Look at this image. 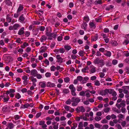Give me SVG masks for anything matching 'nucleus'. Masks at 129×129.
Returning a JSON list of instances; mask_svg holds the SVG:
<instances>
[{"instance_id":"1a4fd4ad","label":"nucleus","mask_w":129,"mask_h":129,"mask_svg":"<svg viewBox=\"0 0 129 129\" xmlns=\"http://www.w3.org/2000/svg\"><path fill=\"white\" fill-rule=\"evenodd\" d=\"M39 84L41 88H44L46 86V82L44 81L40 82Z\"/></svg>"},{"instance_id":"4d7b16f0","label":"nucleus","mask_w":129,"mask_h":129,"mask_svg":"<svg viewBox=\"0 0 129 129\" xmlns=\"http://www.w3.org/2000/svg\"><path fill=\"white\" fill-rule=\"evenodd\" d=\"M3 99L4 100V102H7L8 101L9 99V98L8 96L7 97H4Z\"/></svg>"},{"instance_id":"6ab92c4d","label":"nucleus","mask_w":129,"mask_h":129,"mask_svg":"<svg viewBox=\"0 0 129 129\" xmlns=\"http://www.w3.org/2000/svg\"><path fill=\"white\" fill-rule=\"evenodd\" d=\"M89 78L87 77H85L84 78H83V80L81 83L82 84H84L87 81L89 80Z\"/></svg>"},{"instance_id":"f03ea898","label":"nucleus","mask_w":129,"mask_h":129,"mask_svg":"<svg viewBox=\"0 0 129 129\" xmlns=\"http://www.w3.org/2000/svg\"><path fill=\"white\" fill-rule=\"evenodd\" d=\"M72 101L73 102L72 105L74 106H75L77 105L78 103L79 102L81 99L80 98L78 97H72L71 99Z\"/></svg>"},{"instance_id":"c9c22d12","label":"nucleus","mask_w":129,"mask_h":129,"mask_svg":"<svg viewBox=\"0 0 129 129\" xmlns=\"http://www.w3.org/2000/svg\"><path fill=\"white\" fill-rule=\"evenodd\" d=\"M89 68L88 66H86L85 68L82 69L81 70V71L83 73H85L86 72V71L87 70H88Z\"/></svg>"},{"instance_id":"a878e982","label":"nucleus","mask_w":129,"mask_h":129,"mask_svg":"<svg viewBox=\"0 0 129 129\" xmlns=\"http://www.w3.org/2000/svg\"><path fill=\"white\" fill-rule=\"evenodd\" d=\"M6 19L7 21L9 23H10L11 22L12 19L10 17V15H8L6 17Z\"/></svg>"},{"instance_id":"a211bd4d","label":"nucleus","mask_w":129,"mask_h":129,"mask_svg":"<svg viewBox=\"0 0 129 129\" xmlns=\"http://www.w3.org/2000/svg\"><path fill=\"white\" fill-rule=\"evenodd\" d=\"M20 27V25L18 24H15L13 25L14 30H17L19 27Z\"/></svg>"},{"instance_id":"338daca9","label":"nucleus","mask_w":129,"mask_h":129,"mask_svg":"<svg viewBox=\"0 0 129 129\" xmlns=\"http://www.w3.org/2000/svg\"><path fill=\"white\" fill-rule=\"evenodd\" d=\"M39 28L41 31H43L45 29V27L43 26H41Z\"/></svg>"},{"instance_id":"0e129e2a","label":"nucleus","mask_w":129,"mask_h":129,"mask_svg":"<svg viewBox=\"0 0 129 129\" xmlns=\"http://www.w3.org/2000/svg\"><path fill=\"white\" fill-rule=\"evenodd\" d=\"M51 74L49 72H47L45 74V76L47 77H50L51 76Z\"/></svg>"},{"instance_id":"473e14b6","label":"nucleus","mask_w":129,"mask_h":129,"mask_svg":"<svg viewBox=\"0 0 129 129\" xmlns=\"http://www.w3.org/2000/svg\"><path fill=\"white\" fill-rule=\"evenodd\" d=\"M72 125L73 126L71 127V129H75V128L77 127V123H73Z\"/></svg>"},{"instance_id":"79ce46f5","label":"nucleus","mask_w":129,"mask_h":129,"mask_svg":"<svg viewBox=\"0 0 129 129\" xmlns=\"http://www.w3.org/2000/svg\"><path fill=\"white\" fill-rule=\"evenodd\" d=\"M82 89V87L81 86L77 87V90L78 91H81Z\"/></svg>"},{"instance_id":"09e8293b","label":"nucleus","mask_w":129,"mask_h":129,"mask_svg":"<svg viewBox=\"0 0 129 129\" xmlns=\"http://www.w3.org/2000/svg\"><path fill=\"white\" fill-rule=\"evenodd\" d=\"M107 94L109 93L110 94H111L112 93L113 90L112 89H106Z\"/></svg>"},{"instance_id":"39448f33","label":"nucleus","mask_w":129,"mask_h":129,"mask_svg":"<svg viewBox=\"0 0 129 129\" xmlns=\"http://www.w3.org/2000/svg\"><path fill=\"white\" fill-rule=\"evenodd\" d=\"M90 73H93L96 72V68L92 65H90L89 66Z\"/></svg>"},{"instance_id":"603ef678","label":"nucleus","mask_w":129,"mask_h":129,"mask_svg":"<svg viewBox=\"0 0 129 129\" xmlns=\"http://www.w3.org/2000/svg\"><path fill=\"white\" fill-rule=\"evenodd\" d=\"M117 117L121 119H123L124 118V115L121 114H119L118 115Z\"/></svg>"},{"instance_id":"7c9ffc66","label":"nucleus","mask_w":129,"mask_h":129,"mask_svg":"<svg viewBox=\"0 0 129 129\" xmlns=\"http://www.w3.org/2000/svg\"><path fill=\"white\" fill-rule=\"evenodd\" d=\"M15 90L14 89H10L9 91H6L7 93H13L15 92Z\"/></svg>"},{"instance_id":"20e7f679","label":"nucleus","mask_w":129,"mask_h":129,"mask_svg":"<svg viewBox=\"0 0 129 129\" xmlns=\"http://www.w3.org/2000/svg\"><path fill=\"white\" fill-rule=\"evenodd\" d=\"M22 79L23 80L24 84L25 85H27L28 83V77L26 75H24L22 77Z\"/></svg>"},{"instance_id":"774afa93","label":"nucleus","mask_w":129,"mask_h":129,"mask_svg":"<svg viewBox=\"0 0 129 129\" xmlns=\"http://www.w3.org/2000/svg\"><path fill=\"white\" fill-rule=\"evenodd\" d=\"M21 91L23 93H24L27 91V90L26 88H24L22 89Z\"/></svg>"},{"instance_id":"680f3d73","label":"nucleus","mask_w":129,"mask_h":129,"mask_svg":"<svg viewBox=\"0 0 129 129\" xmlns=\"http://www.w3.org/2000/svg\"><path fill=\"white\" fill-rule=\"evenodd\" d=\"M53 24H55V26L56 27H57L60 25V23L59 22H57L56 23L54 24V22H53Z\"/></svg>"},{"instance_id":"f8f14e48","label":"nucleus","mask_w":129,"mask_h":129,"mask_svg":"<svg viewBox=\"0 0 129 129\" xmlns=\"http://www.w3.org/2000/svg\"><path fill=\"white\" fill-rule=\"evenodd\" d=\"M127 122L125 121H122L121 123V126L123 127H127L129 126V124L127 123Z\"/></svg>"},{"instance_id":"69168bd1","label":"nucleus","mask_w":129,"mask_h":129,"mask_svg":"<svg viewBox=\"0 0 129 129\" xmlns=\"http://www.w3.org/2000/svg\"><path fill=\"white\" fill-rule=\"evenodd\" d=\"M120 106L121 107H124L125 106V105L124 102H121L120 104Z\"/></svg>"},{"instance_id":"c756f323","label":"nucleus","mask_w":129,"mask_h":129,"mask_svg":"<svg viewBox=\"0 0 129 129\" xmlns=\"http://www.w3.org/2000/svg\"><path fill=\"white\" fill-rule=\"evenodd\" d=\"M104 55L108 57H110L111 55V53L110 51H107L106 53L104 54Z\"/></svg>"},{"instance_id":"de8ad7c7","label":"nucleus","mask_w":129,"mask_h":129,"mask_svg":"<svg viewBox=\"0 0 129 129\" xmlns=\"http://www.w3.org/2000/svg\"><path fill=\"white\" fill-rule=\"evenodd\" d=\"M69 90L67 89H64L63 90V92L64 93L66 94L69 93Z\"/></svg>"},{"instance_id":"b1692460","label":"nucleus","mask_w":129,"mask_h":129,"mask_svg":"<svg viewBox=\"0 0 129 129\" xmlns=\"http://www.w3.org/2000/svg\"><path fill=\"white\" fill-rule=\"evenodd\" d=\"M114 7V6L112 5H111L109 6H108L107 7L106 9V10L110 11L112 10V9Z\"/></svg>"},{"instance_id":"9b49d317","label":"nucleus","mask_w":129,"mask_h":129,"mask_svg":"<svg viewBox=\"0 0 129 129\" xmlns=\"http://www.w3.org/2000/svg\"><path fill=\"white\" fill-rule=\"evenodd\" d=\"M24 27H22L19 30L18 33V34L19 35H22L24 33Z\"/></svg>"},{"instance_id":"ddd939ff","label":"nucleus","mask_w":129,"mask_h":129,"mask_svg":"<svg viewBox=\"0 0 129 129\" xmlns=\"http://www.w3.org/2000/svg\"><path fill=\"white\" fill-rule=\"evenodd\" d=\"M47 48L46 46L41 47L40 50V52L41 53H43L46 51Z\"/></svg>"},{"instance_id":"72a5a7b5","label":"nucleus","mask_w":129,"mask_h":129,"mask_svg":"<svg viewBox=\"0 0 129 129\" xmlns=\"http://www.w3.org/2000/svg\"><path fill=\"white\" fill-rule=\"evenodd\" d=\"M129 43V41L128 40L126 39L123 42V44L124 45H126Z\"/></svg>"},{"instance_id":"9d476101","label":"nucleus","mask_w":129,"mask_h":129,"mask_svg":"<svg viewBox=\"0 0 129 129\" xmlns=\"http://www.w3.org/2000/svg\"><path fill=\"white\" fill-rule=\"evenodd\" d=\"M38 73L37 71L35 69L32 70L31 71V75L34 77H36Z\"/></svg>"},{"instance_id":"e2e57ef3","label":"nucleus","mask_w":129,"mask_h":129,"mask_svg":"<svg viewBox=\"0 0 129 129\" xmlns=\"http://www.w3.org/2000/svg\"><path fill=\"white\" fill-rule=\"evenodd\" d=\"M118 62V61L115 59L113 60L112 61V63L113 64L115 65H116Z\"/></svg>"},{"instance_id":"4468645a","label":"nucleus","mask_w":129,"mask_h":129,"mask_svg":"<svg viewBox=\"0 0 129 129\" xmlns=\"http://www.w3.org/2000/svg\"><path fill=\"white\" fill-rule=\"evenodd\" d=\"M4 3L8 6H11L12 4V3L10 0H6L4 1Z\"/></svg>"},{"instance_id":"49530a36","label":"nucleus","mask_w":129,"mask_h":129,"mask_svg":"<svg viewBox=\"0 0 129 129\" xmlns=\"http://www.w3.org/2000/svg\"><path fill=\"white\" fill-rule=\"evenodd\" d=\"M24 34L25 37H28L30 35V32L28 31H26Z\"/></svg>"},{"instance_id":"052dcab7","label":"nucleus","mask_w":129,"mask_h":129,"mask_svg":"<svg viewBox=\"0 0 129 129\" xmlns=\"http://www.w3.org/2000/svg\"><path fill=\"white\" fill-rule=\"evenodd\" d=\"M111 43L112 45L114 46H116L117 45V42L115 41H112Z\"/></svg>"},{"instance_id":"ea45409f","label":"nucleus","mask_w":129,"mask_h":129,"mask_svg":"<svg viewBox=\"0 0 129 129\" xmlns=\"http://www.w3.org/2000/svg\"><path fill=\"white\" fill-rule=\"evenodd\" d=\"M21 97V96L20 94L17 93H16V94L15 96V98L17 99H19Z\"/></svg>"},{"instance_id":"6e6552de","label":"nucleus","mask_w":129,"mask_h":129,"mask_svg":"<svg viewBox=\"0 0 129 129\" xmlns=\"http://www.w3.org/2000/svg\"><path fill=\"white\" fill-rule=\"evenodd\" d=\"M31 79L33 85L36 86V83L37 82V79L36 78H34L33 77H31Z\"/></svg>"},{"instance_id":"864d4df0","label":"nucleus","mask_w":129,"mask_h":129,"mask_svg":"<svg viewBox=\"0 0 129 129\" xmlns=\"http://www.w3.org/2000/svg\"><path fill=\"white\" fill-rule=\"evenodd\" d=\"M56 69V67L55 66H52L50 68L51 70V71H54Z\"/></svg>"},{"instance_id":"423d86ee","label":"nucleus","mask_w":129,"mask_h":129,"mask_svg":"<svg viewBox=\"0 0 129 129\" xmlns=\"http://www.w3.org/2000/svg\"><path fill=\"white\" fill-rule=\"evenodd\" d=\"M56 58L57 59V62L60 63H61L63 62V59L61 57L59 54L57 55L56 56Z\"/></svg>"},{"instance_id":"4be33fe9","label":"nucleus","mask_w":129,"mask_h":129,"mask_svg":"<svg viewBox=\"0 0 129 129\" xmlns=\"http://www.w3.org/2000/svg\"><path fill=\"white\" fill-rule=\"evenodd\" d=\"M100 94L102 95H105L107 94V93L106 89L101 92Z\"/></svg>"},{"instance_id":"c03bdc74","label":"nucleus","mask_w":129,"mask_h":129,"mask_svg":"<svg viewBox=\"0 0 129 129\" xmlns=\"http://www.w3.org/2000/svg\"><path fill=\"white\" fill-rule=\"evenodd\" d=\"M106 65L107 66H111L112 65V63L110 61H108L106 62Z\"/></svg>"},{"instance_id":"a19ab883","label":"nucleus","mask_w":129,"mask_h":129,"mask_svg":"<svg viewBox=\"0 0 129 129\" xmlns=\"http://www.w3.org/2000/svg\"><path fill=\"white\" fill-rule=\"evenodd\" d=\"M110 110V108L109 107H107L104 109V111L105 113L109 112Z\"/></svg>"},{"instance_id":"dca6fc26","label":"nucleus","mask_w":129,"mask_h":129,"mask_svg":"<svg viewBox=\"0 0 129 129\" xmlns=\"http://www.w3.org/2000/svg\"><path fill=\"white\" fill-rule=\"evenodd\" d=\"M23 8L24 7L23 5L20 4L19 5V6L18 8V9L17 10V13H19V12L21 11L22 10H23Z\"/></svg>"},{"instance_id":"7ed1b4c3","label":"nucleus","mask_w":129,"mask_h":129,"mask_svg":"<svg viewBox=\"0 0 129 129\" xmlns=\"http://www.w3.org/2000/svg\"><path fill=\"white\" fill-rule=\"evenodd\" d=\"M76 111L77 113H79L81 112H84L85 111V109L83 106H79L76 109Z\"/></svg>"},{"instance_id":"aec40b11","label":"nucleus","mask_w":129,"mask_h":129,"mask_svg":"<svg viewBox=\"0 0 129 129\" xmlns=\"http://www.w3.org/2000/svg\"><path fill=\"white\" fill-rule=\"evenodd\" d=\"M69 88L71 90V91H76V88L73 84L70 85Z\"/></svg>"},{"instance_id":"4c0bfd02","label":"nucleus","mask_w":129,"mask_h":129,"mask_svg":"<svg viewBox=\"0 0 129 129\" xmlns=\"http://www.w3.org/2000/svg\"><path fill=\"white\" fill-rule=\"evenodd\" d=\"M37 78L38 79H41L42 78V75L38 73L36 76Z\"/></svg>"},{"instance_id":"412c9836","label":"nucleus","mask_w":129,"mask_h":129,"mask_svg":"<svg viewBox=\"0 0 129 129\" xmlns=\"http://www.w3.org/2000/svg\"><path fill=\"white\" fill-rule=\"evenodd\" d=\"M87 26V24L85 22H83L82 24L81 27L82 29H84V30H86V27Z\"/></svg>"},{"instance_id":"2eb2a0df","label":"nucleus","mask_w":129,"mask_h":129,"mask_svg":"<svg viewBox=\"0 0 129 129\" xmlns=\"http://www.w3.org/2000/svg\"><path fill=\"white\" fill-rule=\"evenodd\" d=\"M47 38V37L45 35H43L40 38V40L41 42H42L46 41Z\"/></svg>"},{"instance_id":"5701e85b","label":"nucleus","mask_w":129,"mask_h":129,"mask_svg":"<svg viewBox=\"0 0 129 129\" xmlns=\"http://www.w3.org/2000/svg\"><path fill=\"white\" fill-rule=\"evenodd\" d=\"M25 20V18L23 17V14H22L20 17L19 18V20L20 21V22H23Z\"/></svg>"},{"instance_id":"f257e3e1","label":"nucleus","mask_w":129,"mask_h":129,"mask_svg":"<svg viewBox=\"0 0 129 129\" xmlns=\"http://www.w3.org/2000/svg\"><path fill=\"white\" fill-rule=\"evenodd\" d=\"M93 63L95 64H99L100 67H102L105 64L104 60L100 59L99 58H96L93 61Z\"/></svg>"},{"instance_id":"e433bc0d","label":"nucleus","mask_w":129,"mask_h":129,"mask_svg":"<svg viewBox=\"0 0 129 129\" xmlns=\"http://www.w3.org/2000/svg\"><path fill=\"white\" fill-rule=\"evenodd\" d=\"M70 81V79L68 77H67L64 78V82L66 83Z\"/></svg>"},{"instance_id":"8fccbe9b","label":"nucleus","mask_w":129,"mask_h":129,"mask_svg":"<svg viewBox=\"0 0 129 129\" xmlns=\"http://www.w3.org/2000/svg\"><path fill=\"white\" fill-rule=\"evenodd\" d=\"M2 110L4 112H6L8 111V108L6 106L3 107L2 109Z\"/></svg>"},{"instance_id":"13d9d810","label":"nucleus","mask_w":129,"mask_h":129,"mask_svg":"<svg viewBox=\"0 0 129 129\" xmlns=\"http://www.w3.org/2000/svg\"><path fill=\"white\" fill-rule=\"evenodd\" d=\"M79 95L81 96H85V92L83 91H82L79 93Z\"/></svg>"},{"instance_id":"cd10ccee","label":"nucleus","mask_w":129,"mask_h":129,"mask_svg":"<svg viewBox=\"0 0 129 129\" xmlns=\"http://www.w3.org/2000/svg\"><path fill=\"white\" fill-rule=\"evenodd\" d=\"M28 45V43L25 42L23 43L22 45L21 46V47L22 48H24L26 47Z\"/></svg>"},{"instance_id":"bb28decb","label":"nucleus","mask_w":129,"mask_h":129,"mask_svg":"<svg viewBox=\"0 0 129 129\" xmlns=\"http://www.w3.org/2000/svg\"><path fill=\"white\" fill-rule=\"evenodd\" d=\"M85 53L84 51L81 50H80L78 53L81 56H83L84 55V54Z\"/></svg>"},{"instance_id":"37998d69","label":"nucleus","mask_w":129,"mask_h":129,"mask_svg":"<svg viewBox=\"0 0 129 129\" xmlns=\"http://www.w3.org/2000/svg\"><path fill=\"white\" fill-rule=\"evenodd\" d=\"M77 79L78 80L81 82L83 80V77L81 76H79L77 77Z\"/></svg>"},{"instance_id":"f3484780","label":"nucleus","mask_w":129,"mask_h":129,"mask_svg":"<svg viewBox=\"0 0 129 129\" xmlns=\"http://www.w3.org/2000/svg\"><path fill=\"white\" fill-rule=\"evenodd\" d=\"M14 127V124L12 123H10L8 124V127L6 129H12Z\"/></svg>"},{"instance_id":"0eeeda50","label":"nucleus","mask_w":129,"mask_h":129,"mask_svg":"<svg viewBox=\"0 0 129 129\" xmlns=\"http://www.w3.org/2000/svg\"><path fill=\"white\" fill-rule=\"evenodd\" d=\"M51 36L50 37H48V39L49 40H52V38L55 39L57 36V34L56 33H52L51 34Z\"/></svg>"},{"instance_id":"58836bf2","label":"nucleus","mask_w":129,"mask_h":129,"mask_svg":"<svg viewBox=\"0 0 129 129\" xmlns=\"http://www.w3.org/2000/svg\"><path fill=\"white\" fill-rule=\"evenodd\" d=\"M84 20L86 21V22H88L89 20V17L88 16H85L84 17Z\"/></svg>"},{"instance_id":"5fc2aeb1","label":"nucleus","mask_w":129,"mask_h":129,"mask_svg":"<svg viewBox=\"0 0 129 129\" xmlns=\"http://www.w3.org/2000/svg\"><path fill=\"white\" fill-rule=\"evenodd\" d=\"M115 126L117 127L118 129H122L121 125L119 124H117L115 125Z\"/></svg>"},{"instance_id":"c85d7f7f","label":"nucleus","mask_w":129,"mask_h":129,"mask_svg":"<svg viewBox=\"0 0 129 129\" xmlns=\"http://www.w3.org/2000/svg\"><path fill=\"white\" fill-rule=\"evenodd\" d=\"M94 85L96 86H99L100 84V83L99 81L96 80L94 81Z\"/></svg>"},{"instance_id":"bf43d9fd","label":"nucleus","mask_w":129,"mask_h":129,"mask_svg":"<svg viewBox=\"0 0 129 129\" xmlns=\"http://www.w3.org/2000/svg\"><path fill=\"white\" fill-rule=\"evenodd\" d=\"M95 20L97 22H101L102 21V19L100 17H98L96 18Z\"/></svg>"},{"instance_id":"393cba45","label":"nucleus","mask_w":129,"mask_h":129,"mask_svg":"<svg viewBox=\"0 0 129 129\" xmlns=\"http://www.w3.org/2000/svg\"><path fill=\"white\" fill-rule=\"evenodd\" d=\"M78 129H83V124L82 122H80L79 123Z\"/></svg>"},{"instance_id":"2f4dec72","label":"nucleus","mask_w":129,"mask_h":129,"mask_svg":"<svg viewBox=\"0 0 129 129\" xmlns=\"http://www.w3.org/2000/svg\"><path fill=\"white\" fill-rule=\"evenodd\" d=\"M102 0H96L95 2V4H102Z\"/></svg>"},{"instance_id":"3c124183","label":"nucleus","mask_w":129,"mask_h":129,"mask_svg":"<svg viewBox=\"0 0 129 129\" xmlns=\"http://www.w3.org/2000/svg\"><path fill=\"white\" fill-rule=\"evenodd\" d=\"M59 52L61 53H63L65 52V50L63 48H60L59 49Z\"/></svg>"},{"instance_id":"a18cd8bd","label":"nucleus","mask_w":129,"mask_h":129,"mask_svg":"<svg viewBox=\"0 0 129 129\" xmlns=\"http://www.w3.org/2000/svg\"><path fill=\"white\" fill-rule=\"evenodd\" d=\"M94 126L95 127L98 128H100L102 126L101 125H100L98 123H95Z\"/></svg>"},{"instance_id":"f704fd0d","label":"nucleus","mask_w":129,"mask_h":129,"mask_svg":"<svg viewBox=\"0 0 129 129\" xmlns=\"http://www.w3.org/2000/svg\"><path fill=\"white\" fill-rule=\"evenodd\" d=\"M64 48L66 50L68 51L71 49V47L70 46L66 45L64 46Z\"/></svg>"},{"instance_id":"6e6d98bb","label":"nucleus","mask_w":129,"mask_h":129,"mask_svg":"<svg viewBox=\"0 0 129 129\" xmlns=\"http://www.w3.org/2000/svg\"><path fill=\"white\" fill-rule=\"evenodd\" d=\"M64 109L66 110L67 111H69L70 109V107L67 105H65L64 106Z\"/></svg>"}]
</instances>
